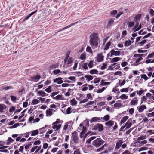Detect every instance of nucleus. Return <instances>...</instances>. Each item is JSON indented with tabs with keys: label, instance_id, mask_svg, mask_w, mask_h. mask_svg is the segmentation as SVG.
Listing matches in <instances>:
<instances>
[{
	"label": "nucleus",
	"instance_id": "f257e3e1",
	"mask_svg": "<svg viewBox=\"0 0 154 154\" xmlns=\"http://www.w3.org/2000/svg\"><path fill=\"white\" fill-rule=\"evenodd\" d=\"M99 39V36L97 33H93L90 36L89 43L93 49H95L98 46Z\"/></svg>",
	"mask_w": 154,
	"mask_h": 154
},
{
	"label": "nucleus",
	"instance_id": "f03ea898",
	"mask_svg": "<svg viewBox=\"0 0 154 154\" xmlns=\"http://www.w3.org/2000/svg\"><path fill=\"white\" fill-rule=\"evenodd\" d=\"M104 141L100 138H97L94 140L92 142L93 146L96 148H98L104 144Z\"/></svg>",
	"mask_w": 154,
	"mask_h": 154
},
{
	"label": "nucleus",
	"instance_id": "7ed1b4c3",
	"mask_svg": "<svg viewBox=\"0 0 154 154\" xmlns=\"http://www.w3.org/2000/svg\"><path fill=\"white\" fill-rule=\"evenodd\" d=\"M72 139L75 144H78L79 143V138L77 132L75 131L71 134Z\"/></svg>",
	"mask_w": 154,
	"mask_h": 154
},
{
	"label": "nucleus",
	"instance_id": "20e7f679",
	"mask_svg": "<svg viewBox=\"0 0 154 154\" xmlns=\"http://www.w3.org/2000/svg\"><path fill=\"white\" fill-rule=\"evenodd\" d=\"M92 130H98L99 132H101L103 130V125L102 124L97 123L94 127Z\"/></svg>",
	"mask_w": 154,
	"mask_h": 154
},
{
	"label": "nucleus",
	"instance_id": "39448f33",
	"mask_svg": "<svg viewBox=\"0 0 154 154\" xmlns=\"http://www.w3.org/2000/svg\"><path fill=\"white\" fill-rule=\"evenodd\" d=\"M121 54L120 51H116L114 50H112L110 51L107 54V57H109V56L112 57L113 55L116 56H119Z\"/></svg>",
	"mask_w": 154,
	"mask_h": 154
},
{
	"label": "nucleus",
	"instance_id": "423d86ee",
	"mask_svg": "<svg viewBox=\"0 0 154 154\" xmlns=\"http://www.w3.org/2000/svg\"><path fill=\"white\" fill-rule=\"evenodd\" d=\"M132 121L133 120L132 119L130 118L128 119L126 124L125 125L126 126L125 130H127L132 125Z\"/></svg>",
	"mask_w": 154,
	"mask_h": 154
},
{
	"label": "nucleus",
	"instance_id": "0eeeda50",
	"mask_svg": "<svg viewBox=\"0 0 154 154\" xmlns=\"http://www.w3.org/2000/svg\"><path fill=\"white\" fill-rule=\"evenodd\" d=\"M103 53H101L98 54L96 58V61L98 62L103 61V60L104 56L102 55Z\"/></svg>",
	"mask_w": 154,
	"mask_h": 154
},
{
	"label": "nucleus",
	"instance_id": "6e6552de",
	"mask_svg": "<svg viewBox=\"0 0 154 154\" xmlns=\"http://www.w3.org/2000/svg\"><path fill=\"white\" fill-rule=\"evenodd\" d=\"M41 76L37 74L35 76L30 77V80L35 82H37L40 79Z\"/></svg>",
	"mask_w": 154,
	"mask_h": 154
},
{
	"label": "nucleus",
	"instance_id": "1a4fd4ad",
	"mask_svg": "<svg viewBox=\"0 0 154 154\" xmlns=\"http://www.w3.org/2000/svg\"><path fill=\"white\" fill-rule=\"evenodd\" d=\"M115 18H110L109 20L106 28H110L111 26L114 25V23Z\"/></svg>",
	"mask_w": 154,
	"mask_h": 154
},
{
	"label": "nucleus",
	"instance_id": "9d476101",
	"mask_svg": "<svg viewBox=\"0 0 154 154\" xmlns=\"http://www.w3.org/2000/svg\"><path fill=\"white\" fill-rule=\"evenodd\" d=\"M147 108L146 106L144 105H140L139 107H137V109L140 113L143 112L144 110Z\"/></svg>",
	"mask_w": 154,
	"mask_h": 154
},
{
	"label": "nucleus",
	"instance_id": "9b49d317",
	"mask_svg": "<svg viewBox=\"0 0 154 154\" xmlns=\"http://www.w3.org/2000/svg\"><path fill=\"white\" fill-rule=\"evenodd\" d=\"M84 134L85 133H84L83 132H81L80 135V137L81 138H82L84 137V138L85 139L87 136L89 134H90V135H93V133L91 131H88L84 136Z\"/></svg>",
	"mask_w": 154,
	"mask_h": 154
},
{
	"label": "nucleus",
	"instance_id": "f8f14e48",
	"mask_svg": "<svg viewBox=\"0 0 154 154\" xmlns=\"http://www.w3.org/2000/svg\"><path fill=\"white\" fill-rule=\"evenodd\" d=\"M101 118L97 117H93L90 120V122L91 123H92L94 122H100L101 121Z\"/></svg>",
	"mask_w": 154,
	"mask_h": 154
},
{
	"label": "nucleus",
	"instance_id": "ddd939ff",
	"mask_svg": "<svg viewBox=\"0 0 154 154\" xmlns=\"http://www.w3.org/2000/svg\"><path fill=\"white\" fill-rule=\"evenodd\" d=\"M54 82H56L58 84H62L63 81L62 80V78L61 77L56 78L54 80Z\"/></svg>",
	"mask_w": 154,
	"mask_h": 154
},
{
	"label": "nucleus",
	"instance_id": "4468645a",
	"mask_svg": "<svg viewBox=\"0 0 154 154\" xmlns=\"http://www.w3.org/2000/svg\"><path fill=\"white\" fill-rule=\"evenodd\" d=\"M114 122L112 120H109L105 122V125L109 128L111 127L114 124Z\"/></svg>",
	"mask_w": 154,
	"mask_h": 154
},
{
	"label": "nucleus",
	"instance_id": "2eb2a0df",
	"mask_svg": "<svg viewBox=\"0 0 154 154\" xmlns=\"http://www.w3.org/2000/svg\"><path fill=\"white\" fill-rule=\"evenodd\" d=\"M122 143V140H119L116 143L115 149L116 150L118 149L121 146Z\"/></svg>",
	"mask_w": 154,
	"mask_h": 154
},
{
	"label": "nucleus",
	"instance_id": "dca6fc26",
	"mask_svg": "<svg viewBox=\"0 0 154 154\" xmlns=\"http://www.w3.org/2000/svg\"><path fill=\"white\" fill-rule=\"evenodd\" d=\"M74 59L72 57H70L69 58L67 62L66 63L67 66L69 67L71 66V64L73 62Z\"/></svg>",
	"mask_w": 154,
	"mask_h": 154
},
{
	"label": "nucleus",
	"instance_id": "f3484780",
	"mask_svg": "<svg viewBox=\"0 0 154 154\" xmlns=\"http://www.w3.org/2000/svg\"><path fill=\"white\" fill-rule=\"evenodd\" d=\"M138 100L137 97L133 99L130 102V104L131 105H135L137 104Z\"/></svg>",
	"mask_w": 154,
	"mask_h": 154
},
{
	"label": "nucleus",
	"instance_id": "a211bd4d",
	"mask_svg": "<svg viewBox=\"0 0 154 154\" xmlns=\"http://www.w3.org/2000/svg\"><path fill=\"white\" fill-rule=\"evenodd\" d=\"M53 98L54 99H55L56 100H64V98L63 96L61 95H58L54 97H53Z\"/></svg>",
	"mask_w": 154,
	"mask_h": 154
},
{
	"label": "nucleus",
	"instance_id": "6ab92c4d",
	"mask_svg": "<svg viewBox=\"0 0 154 154\" xmlns=\"http://www.w3.org/2000/svg\"><path fill=\"white\" fill-rule=\"evenodd\" d=\"M52 125H53V128L54 129H55V131L58 130L60 129L61 126V124H59L57 125V124L53 125L52 124Z\"/></svg>",
	"mask_w": 154,
	"mask_h": 154
},
{
	"label": "nucleus",
	"instance_id": "aec40b11",
	"mask_svg": "<svg viewBox=\"0 0 154 154\" xmlns=\"http://www.w3.org/2000/svg\"><path fill=\"white\" fill-rule=\"evenodd\" d=\"M84 77L86 78V80H87L88 82L92 80L93 78V77L92 76L89 75H85Z\"/></svg>",
	"mask_w": 154,
	"mask_h": 154
},
{
	"label": "nucleus",
	"instance_id": "412c9836",
	"mask_svg": "<svg viewBox=\"0 0 154 154\" xmlns=\"http://www.w3.org/2000/svg\"><path fill=\"white\" fill-rule=\"evenodd\" d=\"M141 17V14H137L134 18V20L135 22L140 20Z\"/></svg>",
	"mask_w": 154,
	"mask_h": 154
},
{
	"label": "nucleus",
	"instance_id": "4be33fe9",
	"mask_svg": "<svg viewBox=\"0 0 154 154\" xmlns=\"http://www.w3.org/2000/svg\"><path fill=\"white\" fill-rule=\"evenodd\" d=\"M80 23V22H79V21H77V22H75V23H72L71 24L69 25H68V26L65 27H64L62 29V31H63V30H64L67 28H68L69 27H71V26H73L76 24H77L78 23Z\"/></svg>",
	"mask_w": 154,
	"mask_h": 154
},
{
	"label": "nucleus",
	"instance_id": "5701e85b",
	"mask_svg": "<svg viewBox=\"0 0 154 154\" xmlns=\"http://www.w3.org/2000/svg\"><path fill=\"white\" fill-rule=\"evenodd\" d=\"M39 133V131L38 130H33L30 132V134L32 136H36Z\"/></svg>",
	"mask_w": 154,
	"mask_h": 154
},
{
	"label": "nucleus",
	"instance_id": "b1692460",
	"mask_svg": "<svg viewBox=\"0 0 154 154\" xmlns=\"http://www.w3.org/2000/svg\"><path fill=\"white\" fill-rule=\"evenodd\" d=\"M38 94L42 97L46 96L48 95V94H46L45 92L40 91H38Z\"/></svg>",
	"mask_w": 154,
	"mask_h": 154
},
{
	"label": "nucleus",
	"instance_id": "393cba45",
	"mask_svg": "<svg viewBox=\"0 0 154 154\" xmlns=\"http://www.w3.org/2000/svg\"><path fill=\"white\" fill-rule=\"evenodd\" d=\"M131 41L130 40H126L124 43V46L125 47L131 45Z\"/></svg>",
	"mask_w": 154,
	"mask_h": 154
},
{
	"label": "nucleus",
	"instance_id": "a878e982",
	"mask_svg": "<svg viewBox=\"0 0 154 154\" xmlns=\"http://www.w3.org/2000/svg\"><path fill=\"white\" fill-rule=\"evenodd\" d=\"M121 58L119 57L114 58L111 59L110 62L111 63H113L115 62L118 61L120 60Z\"/></svg>",
	"mask_w": 154,
	"mask_h": 154
},
{
	"label": "nucleus",
	"instance_id": "bb28decb",
	"mask_svg": "<svg viewBox=\"0 0 154 154\" xmlns=\"http://www.w3.org/2000/svg\"><path fill=\"white\" fill-rule=\"evenodd\" d=\"M70 102L72 106H75L76 105L77 103L75 98H73L70 101Z\"/></svg>",
	"mask_w": 154,
	"mask_h": 154
},
{
	"label": "nucleus",
	"instance_id": "cd10ccee",
	"mask_svg": "<svg viewBox=\"0 0 154 154\" xmlns=\"http://www.w3.org/2000/svg\"><path fill=\"white\" fill-rule=\"evenodd\" d=\"M128 118V117L127 116H124L121 120L120 121V124H122L124 123L126 121V120Z\"/></svg>",
	"mask_w": 154,
	"mask_h": 154
},
{
	"label": "nucleus",
	"instance_id": "c85d7f7f",
	"mask_svg": "<svg viewBox=\"0 0 154 154\" xmlns=\"http://www.w3.org/2000/svg\"><path fill=\"white\" fill-rule=\"evenodd\" d=\"M111 44V42L110 41H109L106 44L104 50H108Z\"/></svg>",
	"mask_w": 154,
	"mask_h": 154
},
{
	"label": "nucleus",
	"instance_id": "c756f323",
	"mask_svg": "<svg viewBox=\"0 0 154 154\" xmlns=\"http://www.w3.org/2000/svg\"><path fill=\"white\" fill-rule=\"evenodd\" d=\"M110 118V116L109 115H106L104 116L102 118L101 117V119L104 120L105 121H108L109 120Z\"/></svg>",
	"mask_w": 154,
	"mask_h": 154
},
{
	"label": "nucleus",
	"instance_id": "7c9ffc66",
	"mask_svg": "<svg viewBox=\"0 0 154 154\" xmlns=\"http://www.w3.org/2000/svg\"><path fill=\"white\" fill-rule=\"evenodd\" d=\"M89 73L91 74H98V71L97 69H92L89 71Z\"/></svg>",
	"mask_w": 154,
	"mask_h": 154
},
{
	"label": "nucleus",
	"instance_id": "2f4dec72",
	"mask_svg": "<svg viewBox=\"0 0 154 154\" xmlns=\"http://www.w3.org/2000/svg\"><path fill=\"white\" fill-rule=\"evenodd\" d=\"M86 51L87 52L91 54H92L93 51L90 46H88L87 47Z\"/></svg>",
	"mask_w": 154,
	"mask_h": 154
},
{
	"label": "nucleus",
	"instance_id": "473e14b6",
	"mask_svg": "<svg viewBox=\"0 0 154 154\" xmlns=\"http://www.w3.org/2000/svg\"><path fill=\"white\" fill-rule=\"evenodd\" d=\"M6 109L5 106L4 104H0V112H3L4 110Z\"/></svg>",
	"mask_w": 154,
	"mask_h": 154
},
{
	"label": "nucleus",
	"instance_id": "72a5a7b5",
	"mask_svg": "<svg viewBox=\"0 0 154 154\" xmlns=\"http://www.w3.org/2000/svg\"><path fill=\"white\" fill-rule=\"evenodd\" d=\"M145 139V136H142L139 137L137 140V143H140L139 141L143 140Z\"/></svg>",
	"mask_w": 154,
	"mask_h": 154
},
{
	"label": "nucleus",
	"instance_id": "f704fd0d",
	"mask_svg": "<svg viewBox=\"0 0 154 154\" xmlns=\"http://www.w3.org/2000/svg\"><path fill=\"white\" fill-rule=\"evenodd\" d=\"M110 83V82H106L103 80H102L101 82V85H109Z\"/></svg>",
	"mask_w": 154,
	"mask_h": 154
},
{
	"label": "nucleus",
	"instance_id": "c9c22d12",
	"mask_svg": "<svg viewBox=\"0 0 154 154\" xmlns=\"http://www.w3.org/2000/svg\"><path fill=\"white\" fill-rule=\"evenodd\" d=\"M40 101L36 99H34L32 101V103L33 105H36L39 103Z\"/></svg>",
	"mask_w": 154,
	"mask_h": 154
},
{
	"label": "nucleus",
	"instance_id": "e433bc0d",
	"mask_svg": "<svg viewBox=\"0 0 154 154\" xmlns=\"http://www.w3.org/2000/svg\"><path fill=\"white\" fill-rule=\"evenodd\" d=\"M53 109H48L46 111V114L47 115H51L52 113Z\"/></svg>",
	"mask_w": 154,
	"mask_h": 154
},
{
	"label": "nucleus",
	"instance_id": "4c0bfd02",
	"mask_svg": "<svg viewBox=\"0 0 154 154\" xmlns=\"http://www.w3.org/2000/svg\"><path fill=\"white\" fill-rule=\"evenodd\" d=\"M13 87L12 86H3L2 87V88L3 90H7L10 89H13Z\"/></svg>",
	"mask_w": 154,
	"mask_h": 154
},
{
	"label": "nucleus",
	"instance_id": "58836bf2",
	"mask_svg": "<svg viewBox=\"0 0 154 154\" xmlns=\"http://www.w3.org/2000/svg\"><path fill=\"white\" fill-rule=\"evenodd\" d=\"M107 145V144H105L101 148L99 149H97V152H100V151L101 150H103L104 149V147H105Z\"/></svg>",
	"mask_w": 154,
	"mask_h": 154
},
{
	"label": "nucleus",
	"instance_id": "ea45409f",
	"mask_svg": "<svg viewBox=\"0 0 154 154\" xmlns=\"http://www.w3.org/2000/svg\"><path fill=\"white\" fill-rule=\"evenodd\" d=\"M19 125L20 123H18L14 124L12 126L10 127L9 128L10 129H12L13 128H16Z\"/></svg>",
	"mask_w": 154,
	"mask_h": 154
},
{
	"label": "nucleus",
	"instance_id": "a19ab883",
	"mask_svg": "<svg viewBox=\"0 0 154 154\" xmlns=\"http://www.w3.org/2000/svg\"><path fill=\"white\" fill-rule=\"evenodd\" d=\"M8 142L7 143V145L13 142L14 141V140L13 139H12L11 137L8 138Z\"/></svg>",
	"mask_w": 154,
	"mask_h": 154
},
{
	"label": "nucleus",
	"instance_id": "79ce46f5",
	"mask_svg": "<svg viewBox=\"0 0 154 154\" xmlns=\"http://www.w3.org/2000/svg\"><path fill=\"white\" fill-rule=\"evenodd\" d=\"M119 98L122 99H128V96L125 94H123L119 97Z\"/></svg>",
	"mask_w": 154,
	"mask_h": 154
},
{
	"label": "nucleus",
	"instance_id": "37998d69",
	"mask_svg": "<svg viewBox=\"0 0 154 154\" xmlns=\"http://www.w3.org/2000/svg\"><path fill=\"white\" fill-rule=\"evenodd\" d=\"M52 72L54 73V75H57L58 74L61 73V71L59 69L54 70Z\"/></svg>",
	"mask_w": 154,
	"mask_h": 154
},
{
	"label": "nucleus",
	"instance_id": "c03bdc74",
	"mask_svg": "<svg viewBox=\"0 0 154 154\" xmlns=\"http://www.w3.org/2000/svg\"><path fill=\"white\" fill-rule=\"evenodd\" d=\"M58 67V65L57 64H54L51 65L50 66L49 68L51 69H54Z\"/></svg>",
	"mask_w": 154,
	"mask_h": 154
},
{
	"label": "nucleus",
	"instance_id": "a18cd8bd",
	"mask_svg": "<svg viewBox=\"0 0 154 154\" xmlns=\"http://www.w3.org/2000/svg\"><path fill=\"white\" fill-rule=\"evenodd\" d=\"M100 79H101L100 78H95L94 79V81L93 83L94 84H96L97 83H98L100 81Z\"/></svg>",
	"mask_w": 154,
	"mask_h": 154
},
{
	"label": "nucleus",
	"instance_id": "49530a36",
	"mask_svg": "<svg viewBox=\"0 0 154 154\" xmlns=\"http://www.w3.org/2000/svg\"><path fill=\"white\" fill-rule=\"evenodd\" d=\"M117 11L116 10H114L111 11L110 12V14L112 16L115 15L117 14Z\"/></svg>",
	"mask_w": 154,
	"mask_h": 154
},
{
	"label": "nucleus",
	"instance_id": "de8ad7c7",
	"mask_svg": "<svg viewBox=\"0 0 154 154\" xmlns=\"http://www.w3.org/2000/svg\"><path fill=\"white\" fill-rule=\"evenodd\" d=\"M88 64L87 63H83L82 65V66L86 70L88 69V67L87 66Z\"/></svg>",
	"mask_w": 154,
	"mask_h": 154
},
{
	"label": "nucleus",
	"instance_id": "09e8293b",
	"mask_svg": "<svg viewBox=\"0 0 154 154\" xmlns=\"http://www.w3.org/2000/svg\"><path fill=\"white\" fill-rule=\"evenodd\" d=\"M80 59L82 60H84L86 59V55L85 53H83L81 55L80 57Z\"/></svg>",
	"mask_w": 154,
	"mask_h": 154
},
{
	"label": "nucleus",
	"instance_id": "8fccbe9b",
	"mask_svg": "<svg viewBox=\"0 0 154 154\" xmlns=\"http://www.w3.org/2000/svg\"><path fill=\"white\" fill-rule=\"evenodd\" d=\"M51 86H48L47 88L45 90V91L48 93L51 92Z\"/></svg>",
	"mask_w": 154,
	"mask_h": 154
},
{
	"label": "nucleus",
	"instance_id": "3c124183",
	"mask_svg": "<svg viewBox=\"0 0 154 154\" xmlns=\"http://www.w3.org/2000/svg\"><path fill=\"white\" fill-rule=\"evenodd\" d=\"M122 106L121 103H116L114 105V106L115 108H118L119 107Z\"/></svg>",
	"mask_w": 154,
	"mask_h": 154
},
{
	"label": "nucleus",
	"instance_id": "603ef678",
	"mask_svg": "<svg viewBox=\"0 0 154 154\" xmlns=\"http://www.w3.org/2000/svg\"><path fill=\"white\" fill-rule=\"evenodd\" d=\"M48 125H46L45 127H43L42 128H40L39 129V130L40 131V134H42V133H44L45 131H42V130H43V129H44L45 128H46V127H48Z\"/></svg>",
	"mask_w": 154,
	"mask_h": 154
},
{
	"label": "nucleus",
	"instance_id": "864d4df0",
	"mask_svg": "<svg viewBox=\"0 0 154 154\" xmlns=\"http://www.w3.org/2000/svg\"><path fill=\"white\" fill-rule=\"evenodd\" d=\"M88 66L89 68H92L93 66V61H91L88 63Z\"/></svg>",
	"mask_w": 154,
	"mask_h": 154
},
{
	"label": "nucleus",
	"instance_id": "5fc2aeb1",
	"mask_svg": "<svg viewBox=\"0 0 154 154\" xmlns=\"http://www.w3.org/2000/svg\"><path fill=\"white\" fill-rule=\"evenodd\" d=\"M134 22H129L128 24V27L131 28L134 26Z\"/></svg>",
	"mask_w": 154,
	"mask_h": 154
},
{
	"label": "nucleus",
	"instance_id": "6e6d98bb",
	"mask_svg": "<svg viewBox=\"0 0 154 154\" xmlns=\"http://www.w3.org/2000/svg\"><path fill=\"white\" fill-rule=\"evenodd\" d=\"M128 88H129L128 87L124 88H122L120 90V91L122 92H127L128 91Z\"/></svg>",
	"mask_w": 154,
	"mask_h": 154
},
{
	"label": "nucleus",
	"instance_id": "4d7b16f0",
	"mask_svg": "<svg viewBox=\"0 0 154 154\" xmlns=\"http://www.w3.org/2000/svg\"><path fill=\"white\" fill-rule=\"evenodd\" d=\"M106 89L105 87H103L102 89H99L97 90V93H101L103 92Z\"/></svg>",
	"mask_w": 154,
	"mask_h": 154
},
{
	"label": "nucleus",
	"instance_id": "13d9d810",
	"mask_svg": "<svg viewBox=\"0 0 154 154\" xmlns=\"http://www.w3.org/2000/svg\"><path fill=\"white\" fill-rule=\"evenodd\" d=\"M143 58L142 57L139 58L135 61V64L136 65H138L139 63H138L141 60H143Z\"/></svg>",
	"mask_w": 154,
	"mask_h": 154
},
{
	"label": "nucleus",
	"instance_id": "bf43d9fd",
	"mask_svg": "<svg viewBox=\"0 0 154 154\" xmlns=\"http://www.w3.org/2000/svg\"><path fill=\"white\" fill-rule=\"evenodd\" d=\"M141 78L145 80H146L148 79V78L145 74H143L141 76Z\"/></svg>",
	"mask_w": 154,
	"mask_h": 154
},
{
	"label": "nucleus",
	"instance_id": "052dcab7",
	"mask_svg": "<svg viewBox=\"0 0 154 154\" xmlns=\"http://www.w3.org/2000/svg\"><path fill=\"white\" fill-rule=\"evenodd\" d=\"M127 34V31L126 30H123L122 31V37L125 36Z\"/></svg>",
	"mask_w": 154,
	"mask_h": 154
},
{
	"label": "nucleus",
	"instance_id": "680f3d73",
	"mask_svg": "<svg viewBox=\"0 0 154 154\" xmlns=\"http://www.w3.org/2000/svg\"><path fill=\"white\" fill-rule=\"evenodd\" d=\"M136 92L140 96L143 93L144 91L141 90L137 91H136Z\"/></svg>",
	"mask_w": 154,
	"mask_h": 154
},
{
	"label": "nucleus",
	"instance_id": "e2e57ef3",
	"mask_svg": "<svg viewBox=\"0 0 154 154\" xmlns=\"http://www.w3.org/2000/svg\"><path fill=\"white\" fill-rule=\"evenodd\" d=\"M146 116L148 117H154V111L151 113H148Z\"/></svg>",
	"mask_w": 154,
	"mask_h": 154
},
{
	"label": "nucleus",
	"instance_id": "0e129e2a",
	"mask_svg": "<svg viewBox=\"0 0 154 154\" xmlns=\"http://www.w3.org/2000/svg\"><path fill=\"white\" fill-rule=\"evenodd\" d=\"M146 63H154V59L152 61H151V60H150L149 59H147L146 61Z\"/></svg>",
	"mask_w": 154,
	"mask_h": 154
},
{
	"label": "nucleus",
	"instance_id": "69168bd1",
	"mask_svg": "<svg viewBox=\"0 0 154 154\" xmlns=\"http://www.w3.org/2000/svg\"><path fill=\"white\" fill-rule=\"evenodd\" d=\"M107 66V64L106 63H104L103 65L101 66V69L102 70L105 69Z\"/></svg>",
	"mask_w": 154,
	"mask_h": 154
},
{
	"label": "nucleus",
	"instance_id": "338daca9",
	"mask_svg": "<svg viewBox=\"0 0 154 154\" xmlns=\"http://www.w3.org/2000/svg\"><path fill=\"white\" fill-rule=\"evenodd\" d=\"M11 100L13 102L15 101L17 99V98L15 97L13 95H11L10 96Z\"/></svg>",
	"mask_w": 154,
	"mask_h": 154
},
{
	"label": "nucleus",
	"instance_id": "774afa93",
	"mask_svg": "<svg viewBox=\"0 0 154 154\" xmlns=\"http://www.w3.org/2000/svg\"><path fill=\"white\" fill-rule=\"evenodd\" d=\"M149 13L152 16H154V11L152 9L150 10Z\"/></svg>",
	"mask_w": 154,
	"mask_h": 154
}]
</instances>
